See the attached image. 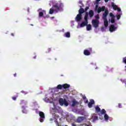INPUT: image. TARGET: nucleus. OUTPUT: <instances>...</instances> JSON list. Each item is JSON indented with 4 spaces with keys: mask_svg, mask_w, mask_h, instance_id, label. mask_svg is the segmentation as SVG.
Instances as JSON below:
<instances>
[{
    "mask_svg": "<svg viewBox=\"0 0 126 126\" xmlns=\"http://www.w3.org/2000/svg\"><path fill=\"white\" fill-rule=\"evenodd\" d=\"M54 9L51 8L49 10V14H53L54 12L58 13L60 11H63V4L62 2H60L58 4H56L53 6Z\"/></svg>",
    "mask_w": 126,
    "mask_h": 126,
    "instance_id": "obj_1",
    "label": "nucleus"
},
{
    "mask_svg": "<svg viewBox=\"0 0 126 126\" xmlns=\"http://www.w3.org/2000/svg\"><path fill=\"white\" fill-rule=\"evenodd\" d=\"M59 104L61 106H63V105L66 106V107L68 106V102L66 101V99H63V98H60L59 99Z\"/></svg>",
    "mask_w": 126,
    "mask_h": 126,
    "instance_id": "obj_2",
    "label": "nucleus"
},
{
    "mask_svg": "<svg viewBox=\"0 0 126 126\" xmlns=\"http://www.w3.org/2000/svg\"><path fill=\"white\" fill-rule=\"evenodd\" d=\"M99 23H100V21L97 19H93L92 21V25L94 28H98L99 27Z\"/></svg>",
    "mask_w": 126,
    "mask_h": 126,
    "instance_id": "obj_3",
    "label": "nucleus"
},
{
    "mask_svg": "<svg viewBox=\"0 0 126 126\" xmlns=\"http://www.w3.org/2000/svg\"><path fill=\"white\" fill-rule=\"evenodd\" d=\"M39 117H40V123H43V120L45 119V114L44 112L40 111L39 112Z\"/></svg>",
    "mask_w": 126,
    "mask_h": 126,
    "instance_id": "obj_4",
    "label": "nucleus"
},
{
    "mask_svg": "<svg viewBox=\"0 0 126 126\" xmlns=\"http://www.w3.org/2000/svg\"><path fill=\"white\" fill-rule=\"evenodd\" d=\"M109 14V11L108 10H105L104 13L102 14V19L103 20H107V16Z\"/></svg>",
    "mask_w": 126,
    "mask_h": 126,
    "instance_id": "obj_5",
    "label": "nucleus"
},
{
    "mask_svg": "<svg viewBox=\"0 0 126 126\" xmlns=\"http://www.w3.org/2000/svg\"><path fill=\"white\" fill-rule=\"evenodd\" d=\"M109 16L111 17V23L112 24L115 23V22H116V20H115V17H116V16H115L113 13L111 12L109 13Z\"/></svg>",
    "mask_w": 126,
    "mask_h": 126,
    "instance_id": "obj_6",
    "label": "nucleus"
},
{
    "mask_svg": "<svg viewBox=\"0 0 126 126\" xmlns=\"http://www.w3.org/2000/svg\"><path fill=\"white\" fill-rule=\"evenodd\" d=\"M75 19L77 22H80V21L82 20V15L77 14Z\"/></svg>",
    "mask_w": 126,
    "mask_h": 126,
    "instance_id": "obj_7",
    "label": "nucleus"
},
{
    "mask_svg": "<svg viewBox=\"0 0 126 126\" xmlns=\"http://www.w3.org/2000/svg\"><path fill=\"white\" fill-rule=\"evenodd\" d=\"M117 30V27H115L114 25H111L109 28L110 32H114Z\"/></svg>",
    "mask_w": 126,
    "mask_h": 126,
    "instance_id": "obj_8",
    "label": "nucleus"
},
{
    "mask_svg": "<svg viewBox=\"0 0 126 126\" xmlns=\"http://www.w3.org/2000/svg\"><path fill=\"white\" fill-rule=\"evenodd\" d=\"M95 104V101L94 99H91L90 102L88 103V107L89 108H92L93 106V105H94Z\"/></svg>",
    "mask_w": 126,
    "mask_h": 126,
    "instance_id": "obj_9",
    "label": "nucleus"
},
{
    "mask_svg": "<svg viewBox=\"0 0 126 126\" xmlns=\"http://www.w3.org/2000/svg\"><path fill=\"white\" fill-rule=\"evenodd\" d=\"M79 102H77L75 99H74L72 100V107H75L76 105H78Z\"/></svg>",
    "mask_w": 126,
    "mask_h": 126,
    "instance_id": "obj_10",
    "label": "nucleus"
},
{
    "mask_svg": "<svg viewBox=\"0 0 126 126\" xmlns=\"http://www.w3.org/2000/svg\"><path fill=\"white\" fill-rule=\"evenodd\" d=\"M85 12V10L82 8V6H80V8L79 10V14L82 15V14Z\"/></svg>",
    "mask_w": 126,
    "mask_h": 126,
    "instance_id": "obj_11",
    "label": "nucleus"
},
{
    "mask_svg": "<svg viewBox=\"0 0 126 126\" xmlns=\"http://www.w3.org/2000/svg\"><path fill=\"white\" fill-rule=\"evenodd\" d=\"M87 24H88V23L87 22L83 21L82 23L80 25V27L82 28L83 27H85V26H87Z\"/></svg>",
    "mask_w": 126,
    "mask_h": 126,
    "instance_id": "obj_12",
    "label": "nucleus"
},
{
    "mask_svg": "<svg viewBox=\"0 0 126 126\" xmlns=\"http://www.w3.org/2000/svg\"><path fill=\"white\" fill-rule=\"evenodd\" d=\"M63 89H65V90H66V89H68V88L70 87V85L67 84H64L63 85Z\"/></svg>",
    "mask_w": 126,
    "mask_h": 126,
    "instance_id": "obj_13",
    "label": "nucleus"
},
{
    "mask_svg": "<svg viewBox=\"0 0 126 126\" xmlns=\"http://www.w3.org/2000/svg\"><path fill=\"white\" fill-rule=\"evenodd\" d=\"M84 54L85 55V56H90L91 53H90V51H89V50H85L84 51Z\"/></svg>",
    "mask_w": 126,
    "mask_h": 126,
    "instance_id": "obj_14",
    "label": "nucleus"
},
{
    "mask_svg": "<svg viewBox=\"0 0 126 126\" xmlns=\"http://www.w3.org/2000/svg\"><path fill=\"white\" fill-rule=\"evenodd\" d=\"M89 15L91 18H92L94 16V11L92 10H90L89 12Z\"/></svg>",
    "mask_w": 126,
    "mask_h": 126,
    "instance_id": "obj_15",
    "label": "nucleus"
},
{
    "mask_svg": "<svg viewBox=\"0 0 126 126\" xmlns=\"http://www.w3.org/2000/svg\"><path fill=\"white\" fill-rule=\"evenodd\" d=\"M111 6L112 7H113L114 10H117V9L118 8V6L115 4V3H114V2H111Z\"/></svg>",
    "mask_w": 126,
    "mask_h": 126,
    "instance_id": "obj_16",
    "label": "nucleus"
},
{
    "mask_svg": "<svg viewBox=\"0 0 126 126\" xmlns=\"http://www.w3.org/2000/svg\"><path fill=\"white\" fill-rule=\"evenodd\" d=\"M95 113H99V112H101V108L99 107V106H96L95 107Z\"/></svg>",
    "mask_w": 126,
    "mask_h": 126,
    "instance_id": "obj_17",
    "label": "nucleus"
},
{
    "mask_svg": "<svg viewBox=\"0 0 126 126\" xmlns=\"http://www.w3.org/2000/svg\"><path fill=\"white\" fill-rule=\"evenodd\" d=\"M84 120V117H78L77 119V122L78 123H81V122H83V121Z\"/></svg>",
    "mask_w": 126,
    "mask_h": 126,
    "instance_id": "obj_18",
    "label": "nucleus"
},
{
    "mask_svg": "<svg viewBox=\"0 0 126 126\" xmlns=\"http://www.w3.org/2000/svg\"><path fill=\"white\" fill-rule=\"evenodd\" d=\"M104 20V25L105 28L108 27L109 25V23L108 22V20Z\"/></svg>",
    "mask_w": 126,
    "mask_h": 126,
    "instance_id": "obj_19",
    "label": "nucleus"
},
{
    "mask_svg": "<svg viewBox=\"0 0 126 126\" xmlns=\"http://www.w3.org/2000/svg\"><path fill=\"white\" fill-rule=\"evenodd\" d=\"M64 37H66V38H70V32H67L64 33Z\"/></svg>",
    "mask_w": 126,
    "mask_h": 126,
    "instance_id": "obj_20",
    "label": "nucleus"
},
{
    "mask_svg": "<svg viewBox=\"0 0 126 126\" xmlns=\"http://www.w3.org/2000/svg\"><path fill=\"white\" fill-rule=\"evenodd\" d=\"M92 28V26H91V24H87V31H90L91 30V29Z\"/></svg>",
    "mask_w": 126,
    "mask_h": 126,
    "instance_id": "obj_21",
    "label": "nucleus"
},
{
    "mask_svg": "<svg viewBox=\"0 0 126 126\" xmlns=\"http://www.w3.org/2000/svg\"><path fill=\"white\" fill-rule=\"evenodd\" d=\"M24 104L25 105H27V102L25 101L24 100H22L21 101L20 105H23Z\"/></svg>",
    "mask_w": 126,
    "mask_h": 126,
    "instance_id": "obj_22",
    "label": "nucleus"
},
{
    "mask_svg": "<svg viewBox=\"0 0 126 126\" xmlns=\"http://www.w3.org/2000/svg\"><path fill=\"white\" fill-rule=\"evenodd\" d=\"M22 112L23 113V114H26L27 111L26 109H25V107L24 106L22 107Z\"/></svg>",
    "mask_w": 126,
    "mask_h": 126,
    "instance_id": "obj_23",
    "label": "nucleus"
},
{
    "mask_svg": "<svg viewBox=\"0 0 126 126\" xmlns=\"http://www.w3.org/2000/svg\"><path fill=\"white\" fill-rule=\"evenodd\" d=\"M104 118L105 121L109 120V116H108L107 114H104Z\"/></svg>",
    "mask_w": 126,
    "mask_h": 126,
    "instance_id": "obj_24",
    "label": "nucleus"
},
{
    "mask_svg": "<svg viewBox=\"0 0 126 126\" xmlns=\"http://www.w3.org/2000/svg\"><path fill=\"white\" fill-rule=\"evenodd\" d=\"M63 88V85H58L57 87V89L61 90Z\"/></svg>",
    "mask_w": 126,
    "mask_h": 126,
    "instance_id": "obj_25",
    "label": "nucleus"
},
{
    "mask_svg": "<svg viewBox=\"0 0 126 126\" xmlns=\"http://www.w3.org/2000/svg\"><path fill=\"white\" fill-rule=\"evenodd\" d=\"M101 115H105L106 114V110L104 109H103L101 111Z\"/></svg>",
    "mask_w": 126,
    "mask_h": 126,
    "instance_id": "obj_26",
    "label": "nucleus"
},
{
    "mask_svg": "<svg viewBox=\"0 0 126 126\" xmlns=\"http://www.w3.org/2000/svg\"><path fill=\"white\" fill-rule=\"evenodd\" d=\"M44 16V13H43V12H40L39 13V17H42Z\"/></svg>",
    "mask_w": 126,
    "mask_h": 126,
    "instance_id": "obj_27",
    "label": "nucleus"
},
{
    "mask_svg": "<svg viewBox=\"0 0 126 126\" xmlns=\"http://www.w3.org/2000/svg\"><path fill=\"white\" fill-rule=\"evenodd\" d=\"M102 10L101 9V7H99L97 9V13H100V12H101Z\"/></svg>",
    "mask_w": 126,
    "mask_h": 126,
    "instance_id": "obj_28",
    "label": "nucleus"
},
{
    "mask_svg": "<svg viewBox=\"0 0 126 126\" xmlns=\"http://www.w3.org/2000/svg\"><path fill=\"white\" fill-rule=\"evenodd\" d=\"M101 11H105V9H106V6H103L101 7Z\"/></svg>",
    "mask_w": 126,
    "mask_h": 126,
    "instance_id": "obj_29",
    "label": "nucleus"
},
{
    "mask_svg": "<svg viewBox=\"0 0 126 126\" xmlns=\"http://www.w3.org/2000/svg\"><path fill=\"white\" fill-rule=\"evenodd\" d=\"M85 22L88 23V17H84Z\"/></svg>",
    "mask_w": 126,
    "mask_h": 126,
    "instance_id": "obj_30",
    "label": "nucleus"
},
{
    "mask_svg": "<svg viewBox=\"0 0 126 126\" xmlns=\"http://www.w3.org/2000/svg\"><path fill=\"white\" fill-rule=\"evenodd\" d=\"M116 17L118 20H120L121 18V15L120 14L116 15Z\"/></svg>",
    "mask_w": 126,
    "mask_h": 126,
    "instance_id": "obj_31",
    "label": "nucleus"
},
{
    "mask_svg": "<svg viewBox=\"0 0 126 126\" xmlns=\"http://www.w3.org/2000/svg\"><path fill=\"white\" fill-rule=\"evenodd\" d=\"M95 19H100V17L99 16V15H96L95 16Z\"/></svg>",
    "mask_w": 126,
    "mask_h": 126,
    "instance_id": "obj_32",
    "label": "nucleus"
},
{
    "mask_svg": "<svg viewBox=\"0 0 126 126\" xmlns=\"http://www.w3.org/2000/svg\"><path fill=\"white\" fill-rule=\"evenodd\" d=\"M117 10L118 11V12H121L122 10L121 9V8L117 7Z\"/></svg>",
    "mask_w": 126,
    "mask_h": 126,
    "instance_id": "obj_33",
    "label": "nucleus"
},
{
    "mask_svg": "<svg viewBox=\"0 0 126 126\" xmlns=\"http://www.w3.org/2000/svg\"><path fill=\"white\" fill-rule=\"evenodd\" d=\"M21 93H23V94H24L25 95H26V94H27V92L24 91H22Z\"/></svg>",
    "mask_w": 126,
    "mask_h": 126,
    "instance_id": "obj_34",
    "label": "nucleus"
},
{
    "mask_svg": "<svg viewBox=\"0 0 126 126\" xmlns=\"http://www.w3.org/2000/svg\"><path fill=\"white\" fill-rule=\"evenodd\" d=\"M88 9H89V7L86 6V8H85L84 10H85V11H87V10H88Z\"/></svg>",
    "mask_w": 126,
    "mask_h": 126,
    "instance_id": "obj_35",
    "label": "nucleus"
},
{
    "mask_svg": "<svg viewBox=\"0 0 126 126\" xmlns=\"http://www.w3.org/2000/svg\"><path fill=\"white\" fill-rule=\"evenodd\" d=\"M88 15H89V13H88V12H86V14L85 15V17H88Z\"/></svg>",
    "mask_w": 126,
    "mask_h": 126,
    "instance_id": "obj_36",
    "label": "nucleus"
},
{
    "mask_svg": "<svg viewBox=\"0 0 126 126\" xmlns=\"http://www.w3.org/2000/svg\"><path fill=\"white\" fill-rule=\"evenodd\" d=\"M17 98V97L16 96H13V97H12V99L13 100H14V101H15Z\"/></svg>",
    "mask_w": 126,
    "mask_h": 126,
    "instance_id": "obj_37",
    "label": "nucleus"
},
{
    "mask_svg": "<svg viewBox=\"0 0 126 126\" xmlns=\"http://www.w3.org/2000/svg\"><path fill=\"white\" fill-rule=\"evenodd\" d=\"M84 102L85 103H86V104H87V103H88V99H84Z\"/></svg>",
    "mask_w": 126,
    "mask_h": 126,
    "instance_id": "obj_38",
    "label": "nucleus"
},
{
    "mask_svg": "<svg viewBox=\"0 0 126 126\" xmlns=\"http://www.w3.org/2000/svg\"><path fill=\"white\" fill-rule=\"evenodd\" d=\"M79 3L80 4H82V6H84V4H83V3H82V1H79Z\"/></svg>",
    "mask_w": 126,
    "mask_h": 126,
    "instance_id": "obj_39",
    "label": "nucleus"
},
{
    "mask_svg": "<svg viewBox=\"0 0 126 126\" xmlns=\"http://www.w3.org/2000/svg\"><path fill=\"white\" fill-rule=\"evenodd\" d=\"M118 107H119V108H122V104L121 103H119Z\"/></svg>",
    "mask_w": 126,
    "mask_h": 126,
    "instance_id": "obj_40",
    "label": "nucleus"
},
{
    "mask_svg": "<svg viewBox=\"0 0 126 126\" xmlns=\"http://www.w3.org/2000/svg\"><path fill=\"white\" fill-rule=\"evenodd\" d=\"M59 118H60V116L59 115L55 116V119H59Z\"/></svg>",
    "mask_w": 126,
    "mask_h": 126,
    "instance_id": "obj_41",
    "label": "nucleus"
},
{
    "mask_svg": "<svg viewBox=\"0 0 126 126\" xmlns=\"http://www.w3.org/2000/svg\"><path fill=\"white\" fill-rule=\"evenodd\" d=\"M83 100H86V99H87V98H86V96H83Z\"/></svg>",
    "mask_w": 126,
    "mask_h": 126,
    "instance_id": "obj_42",
    "label": "nucleus"
},
{
    "mask_svg": "<svg viewBox=\"0 0 126 126\" xmlns=\"http://www.w3.org/2000/svg\"><path fill=\"white\" fill-rule=\"evenodd\" d=\"M97 8H98V5H96L95 6V10H97Z\"/></svg>",
    "mask_w": 126,
    "mask_h": 126,
    "instance_id": "obj_43",
    "label": "nucleus"
},
{
    "mask_svg": "<svg viewBox=\"0 0 126 126\" xmlns=\"http://www.w3.org/2000/svg\"><path fill=\"white\" fill-rule=\"evenodd\" d=\"M51 48H48V52H51Z\"/></svg>",
    "mask_w": 126,
    "mask_h": 126,
    "instance_id": "obj_44",
    "label": "nucleus"
},
{
    "mask_svg": "<svg viewBox=\"0 0 126 126\" xmlns=\"http://www.w3.org/2000/svg\"><path fill=\"white\" fill-rule=\"evenodd\" d=\"M105 0V2H108V1H109V0Z\"/></svg>",
    "mask_w": 126,
    "mask_h": 126,
    "instance_id": "obj_45",
    "label": "nucleus"
},
{
    "mask_svg": "<svg viewBox=\"0 0 126 126\" xmlns=\"http://www.w3.org/2000/svg\"><path fill=\"white\" fill-rule=\"evenodd\" d=\"M11 36H14V33H12L11 34Z\"/></svg>",
    "mask_w": 126,
    "mask_h": 126,
    "instance_id": "obj_46",
    "label": "nucleus"
},
{
    "mask_svg": "<svg viewBox=\"0 0 126 126\" xmlns=\"http://www.w3.org/2000/svg\"><path fill=\"white\" fill-rule=\"evenodd\" d=\"M14 76L15 77H16V73H15V74H14Z\"/></svg>",
    "mask_w": 126,
    "mask_h": 126,
    "instance_id": "obj_47",
    "label": "nucleus"
},
{
    "mask_svg": "<svg viewBox=\"0 0 126 126\" xmlns=\"http://www.w3.org/2000/svg\"><path fill=\"white\" fill-rule=\"evenodd\" d=\"M36 58H37V56L33 57V59H36Z\"/></svg>",
    "mask_w": 126,
    "mask_h": 126,
    "instance_id": "obj_48",
    "label": "nucleus"
},
{
    "mask_svg": "<svg viewBox=\"0 0 126 126\" xmlns=\"http://www.w3.org/2000/svg\"><path fill=\"white\" fill-rule=\"evenodd\" d=\"M72 126H75L76 125H75V124H72Z\"/></svg>",
    "mask_w": 126,
    "mask_h": 126,
    "instance_id": "obj_49",
    "label": "nucleus"
},
{
    "mask_svg": "<svg viewBox=\"0 0 126 126\" xmlns=\"http://www.w3.org/2000/svg\"><path fill=\"white\" fill-rule=\"evenodd\" d=\"M96 0L98 2L100 1V0Z\"/></svg>",
    "mask_w": 126,
    "mask_h": 126,
    "instance_id": "obj_50",
    "label": "nucleus"
},
{
    "mask_svg": "<svg viewBox=\"0 0 126 126\" xmlns=\"http://www.w3.org/2000/svg\"><path fill=\"white\" fill-rule=\"evenodd\" d=\"M51 18H52V19H53L55 18V17H52Z\"/></svg>",
    "mask_w": 126,
    "mask_h": 126,
    "instance_id": "obj_51",
    "label": "nucleus"
},
{
    "mask_svg": "<svg viewBox=\"0 0 126 126\" xmlns=\"http://www.w3.org/2000/svg\"><path fill=\"white\" fill-rule=\"evenodd\" d=\"M55 61H57L58 59L55 58Z\"/></svg>",
    "mask_w": 126,
    "mask_h": 126,
    "instance_id": "obj_52",
    "label": "nucleus"
},
{
    "mask_svg": "<svg viewBox=\"0 0 126 126\" xmlns=\"http://www.w3.org/2000/svg\"><path fill=\"white\" fill-rule=\"evenodd\" d=\"M31 26H33V24H31Z\"/></svg>",
    "mask_w": 126,
    "mask_h": 126,
    "instance_id": "obj_53",
    "label": "nucleus"
},
{
    "mask_svg": "<svg viewBox=\"0 0 126 126\" xmlns=\"http://www.w3.org/2000/svg\"><path fill=\"white\" fill-rule=\"evenodd\" d=\"M109 21H110L111 20H110V19H109Z\"/></svg>",
    "mask_w": 126,
    "mask_h": 126,
    "instance_id": "obj_54",
    "label": "nucleus"
}]
</instances>
